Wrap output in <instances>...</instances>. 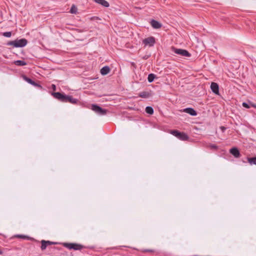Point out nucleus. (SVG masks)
Returning <instances> with one entry per match:
<instances>
[{
    "instance_id": "f257e3e1",
    "label": "nucleus",
    "mask_w": 256,
    "mask_h": 256,
    "mask_svg": "<svg viewBox=\"0 0 256 256\" xmlns=\"http://www.w3.org/2000/svg\"><path fill=\"white\" fill-rule=\"evenodd\" d=\"M51 94L58 100L62 102H70L72 104H76L78 100L74 98L72 96L66 95L60 92H52Z\"/></svg>"
},
{
    "instance_id": "f03ea898",
    "label": "nucleus",
    "mask_w": 256,
    "mask_h": 256,
    "mask_svg": "<svg viewBox=\"0 0 256 256\" xmlns=\"http://www.w3.org/2000/svg\"><path fill=\"white\" fill-rule=\"evenodd\" d=\"M28 44V41L25 38L16 40L12 41H9L7 43L8 46H12L15 48H22L26 46Z\"/></svg>"
},
{
    "instance_id": "7ed1b4c3",
    "label": "nucleus",
    "mask_w": 256,
    "mask_h": 256,
    "mask_svg": "<svg viewBox=\"0 0 256 256\" xmlns=\"http://www.w3.org/2000/svg\"><path fill=\"white\" fill-rule=\"evenodd\" d=\"M170 134L181 140L185 141L189 138L188 136L185 132H180L177 130H172Z\"/></svg>"
},
{
    "instance_id": "20e7f679",
    "label": "nucleus",
    "mask_w": 256,
    "mask_h": 256,
    "mask_svg": "<svg viewBox=\"0 0 256 256\" xmlns=\"http://www.w3.org/2000/svg\"><path fill=\"white\" fill-rule=\"evenodd\" d=\"M91 109L96 114L100 116L106 115L108 110L106 109L102 108L96 104H92L91 106Z\"/></svg>"
},
{
    "instance_id": "39448f33",
    "label": "nucleus",
    "mask_w": 256,
    "mask_h": 256,
    "mask_svg": "<svg viewBox=\"0 0 256 256\" xmlns=\"http://www.w3.org/2000/svg\"><path fill=\"white\" fill-rule=\"evenodd\" d=\"M63 246L70 250L73 249L74 250H81L84 248V246L80 244L76 243H64Z\"/></svg>"
},
{
    "instance_id": "423d86ee",
    "label": "nucleus",
    "mask_w": 256,
    "mask_h": 256,
    "mask_svg": "<svg viewBox=\"0 0 256 256\" xmlns=\"http://www.w3.org/2000/svg\"><path fill=\"white\" fill-rule=\"evenodd\" d=\"M173 52L177 54L181 55L184 56L190 57L191 56L188 50L184 49L174 48Z\"/></svg>"
},
{
    "instance_id": "0eeeda50",
    "label": "nucleus",
    "mask_w": 256,
    "mask_h": 256,
    "mask_svg": "<svg viewBox=\"0 0 256 256\" xmlns=\"http://www.w3.org/2000/svg\"><path fill=\"white\" fill-rule=\"evenodd\" d=\"M156 42L155 38L153 36H150L142 40V43L145 46H152Z\"/></svg>"
},
{
    "instance_id": "6e6552de",
    "label": "nucleus",
    "mask_w": 256,
    "mask_h": 256,
    "mask_svg": "<svg viewBox=\"0 0 256 256\" xmlns=\"http://www.w3.org/2000/svg\"><path fill=\"white\" fill-rule=\"evenodd\" d=\"M22 78L25 81H26L28 83L36 87H38V88H42V86L40 84L36 83V82L32 80L31 78L27 77L26 76L23 75Z\"/></svg>"
},
{
    "instance_id": "1a4fd4ad",
    "label": "nucleus",
    "mask_w": 256,
    "mask_h": 256,
    "mask_svg": "<svg viewBox=\"0 0 256 256\" xmlns=\"http://www.w3.org/2000/svg\"><path fill=\"white\" fill-rule=\"evenodd\" d=\"M230 152L236 158H238L240 156V151L237 148H232L230 150Z\"/></svg>"
},
{
    "instance_id": "9d476101",
    "label": "nucleus",
    "mask_w": 256,
    "mask_h": 256,
    "mask_svg": "<svg viewBox=\"0 0 256 256\" xmlns=\"http://www.w3.org/2000/svg\"><path fill=\"white\" fill-rule=\"evenodd\" d=\"M210 88L215 94H219V86L218 84L212 82L210 85Z\"/></svg>"
},
{
    "instance_id": "9b49d317",
    "label": "nucleus",
    "mask_w": 256,
    "mask_h": 256,
    "mask_svg": "<svg viewBox=\"0 0 256 256\" xmlns=\"http://www.w3.org/2000/svg\"><path fill=\"white\" fill-rule=\"evenodd\" d=\"M150 24L154 28L158 29L162 27V24L158 21L154 20H152L150 21Z\"/></svg>"
},
{
    "instance_id": "f8f14e48",
    "label": "nucleus",
    "mask_w": 256,
    "mask_h": 256,
    "mask_svg": "<svg viewBox=\"0 0 256 256\" xmlns=\"http://www.w3.org/2000/svg\"><path fill=\"white\" fill-rule=\"evenodd\" d=\"M184 112L190 114L192 116H196L197 114L196 112L193 108H186L184 110Z\"/></svg>"
},
{
    "instance_id": "ddd939ff",
    "label": "nucleus",
    "mask_w": 256,
    "mask_h": 256,
    "mask_svg": "<svg viewBox=\"0 0 256 256\" xmlns=\"http://www.w3.org/2000/svg\"><path fill=\"white\" fill-rule=\"evenodd\" d=\"M94 1L106 8H108L110 6L109 3L106 0H94Z\"/></svg>"
},
{
    "instance_id": "4468645a",
    "label": "nucleus",
    "mask_w": 256,
    "mask_h": 256,
    "mask_svg": "<svg viewBox=\"0 0 256 256\" xmlns=\"http://www.w3.org/2000/svg\"><path fill=\"white\" fill-rule=\"evenodd\" d=\"M110 68L108 66H104L100 70V73L102 75H106L110 72Z\"/></svg>"
},
{
    "instance_id": "2eb2a0df",
    "label": "nucleus",
    "mask_w": 256,
    "mask_h": 256,
    "mask_svg": "<svg viewBox=\"0 0 256 256\" xmlns=\"http://www.w3.org/2000/svg\"><path fill=\"white\" fill-rule=\"evenodd\" d=\"M140 97L142 98H148L150 96V94L148 92H142L138 94Z\"/></svg>"
},
{
    "instance_id": "dca6fc26",
    "label": "nucleus",
    "mask_w": 256,
    "mask_h": 256,
    "mask_svg": "<svg viewBox=\"0 0 256 256\" xmlns=\"http://www.w3.org/2000/svg\"><path fill=\"white\" fill-rule=\"evenodd\" d=\"M247 160L250 165H256V156L252 158H247Z\"/></svg>"
},
{
    "instance_id": "f3484780",
    "label": "nucleus",
    "mask_w": 256,
    "mask_h": 256,
    "mask_svg": "<svg viewBox=\"0 0 256 256\" xmlns=\"http://www.w3.org/2000/svg\"><path fill=\"white\" fill-rule=\"evenodd\" d=\"M14 64L18 66H24L27 64L26 62L22 60H15Z\"/></svg>"
},
{
    "instance_id": "a211bd4d",
    "label": "nucleus",
    "mask_w": 256,
    "mask_h": 256,
    "mask_svg": "<svg viewBox=\"0 0 256 256\" xmlns=\"http://www.w3.org/2000/svg\"><path fill=\"white\" fill-rule=\"evenodd\" d=\"M70 12L72 14H76L78 12V8L74 4L72 5Z\"/></svg>"
},
{
    "instance_id": "6ab92c4d",
    "label": "nucleus",
    "mask_w": 256,
    "mask_h": 256,
    "mask_svg": "<svg viewBox=\"0 0 256 256\" xmlns=\"http://www.w3.org/2000/svg\"><path fill=\"white\" fill-rule=\"evenodd\" d=\"M156 78V75L154 74H150L148 75V80L149 82H152L154 78Z\"/></svg>"
},
{
    "instance_id": "aec40b11",
    "label": "nucleus",
    "mask_w": 256,
    "mask_h": 256,
    "mask_svg": "<svg viewBox=\"0 0 256 256\" xmlns=\"http://www.w3.org/2000/svg\"><path fill=\"white\" fill-rule=\"evenodd\" d=\"M146 112L150 114H154V109L152 106H148L146 108Z\"/></svg>"
},
{
    "instance_id": "412c9836",
    "label": "nucleus",
    "mask_w": 256,
    "mask_h": 256,
    "mask_svg": "<svg viewBox=\"0 0 256 256\" xmlns=\"http://www.w3.org/2000/svg\"><path fill=\"white\" fill-rule=\"evenodd\" d=\"M42 245H41V249L42 250H44L46 247L48 246V244L46 243V240H42L41 241Z\"/></svg>"
},
{
    "instance_id": "4be33fe9",
    "label": "nucleus",
    "mask_w": 256,
    "mask_h": 256,
    "mask_svg": "<svg viewBox=\"0 0 256 256\" xmlns=\"http://www.w3.org/2000/svg\"><path fill=\"white\" fill-rule=\"evenodd\" d=\"M208 146L212 150H217L218 148V146L214 144H210Z\"/></svg>"
},
{
    "instance_id": "5701e85b",
    "label": "nucleus",
    "mask_w": 256,
    "mask_h": 256,
    "mask_svg": "<svg viewBox=\"0 0 256 256\" xmlns=\"http://www.w3.org/2000/svg\"><path fill=\"white\" fill-rule=\"evenodd\" d=\"M3 36L6 38H10L12 36V32H4L3 34Z\"/></svg>"
},
{
    "instance_id": "b1692460",
    "label": "nucleus",
    "mask_w": 256,
    "mask_h": 256,
    "mask_svg": "<svg viewBox=\"0 0 256 256\" xmlns=\"http://www.w3.org/2000/svg\"><path fill=\"white\" fill-rule=\"evenodd\" d=\"M15 237L18 238H21L23 239H26L28 238V236H24V235H20V234H17L15 236Z\"/></svg>"
},
{
    "instance_id": "393cba45",
    "label": "nucleus",
    "mask_w": 256,
    "mask_h": 256,
    "mask_svg": "<svg viewBox=\"0 0 256 256\" xmlns=\"http://www.w3.org/2000/svg\"><path fill=\"white\" fill-rule=\"evenodd\" d=\"M242 106L244 108H250V106H249V104H248V103L246 102H242Z\"/></svg>"
},
{
    "instance_id": "a878e982",
    "label": "nucleus",
    "mask_w": 256,
    "mask_h": 256,
    "mask_svg": "<svg viewBox=\"0 0 256 256\" xmlns=\"http://www.w3.org/2000/svg\"><path fill=\"white\" fill-rule=\"evenodd\" d=\"M46 243L47 244L48 246H50V245H52V244H56V242H50L49 240L46 241Z\"/></svg>"
},
{
    "instance_id": "bb28decb",
    "label": "nucleus",
    "mask_w": 256,
    "mask_h": 256,
    "mask_svg": "<svg viewBox=\"0 0 256 256\" xmlns=\"http://www.w3.org/2000/svg\"><path fill=\"white\" fill-rule=\"evenodd\" d=\"M220 129L221 130L222 132H224L226 130V128H225L224 126H222L220 127Z\"/></svg>"
},
{
    "instance_id": "cd10ccee",
    "label": "nucleus",
    "mask_w": 256,
    "mask_h": 256,
    "mask_svg": "<svg viewBox=\"0 0 256 256\" xmlns=\"http://www.w3.org/2000/svg\"><path fill=\"white\" fill-rule=\"evenodd\" d=\"M52 88L53 90H54H54H56V85H55V84H52Z\"/></svg>"
},
{
    "instance_id": "c85d7f7f",
    "label": "nucleus",
    "mask_w": 256,
    "mask_h": 256,
    "mask_svg": "<svg viewBox=\"0 0 256 256\" xmlns=\"http://www.w3.org/2000/svg\"><path fill=\"white\" fill-rule=\"evenodd\" d=\"M144 251L146 252H153L152 250H146Z\"/></svg>"
},
{
    "instance_id": "c756f323",
    "label": "nucleus",
    "mask_w": 256,
    "mask_h": 256,
    "mask_svg": "<svg viewBox=\"0 0 256 256\" xmlns=\"http://www.w3.org/2000/svg\"><path fill=\"white\" fill-rule=\"evenodd\" d=\"M2 254V251L0 250V254Z\"/></svg>"
}]
</instances>
